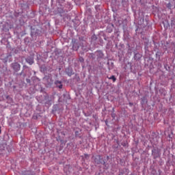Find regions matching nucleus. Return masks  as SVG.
I'll list each match as a JSON object with an SVG mask.
<instances>
[{
	"label": "nucleus",
	"mask_w": 175,
	"mask_h": 175,
	"mask_svg": "<svg viewBox=\"0 0 175 175\" xmlns=\"http://www.w3.org/2000/svg\"><path fill=\"white\" fill-rule=\"evenodd\" d=\"M12 68L14 70V72H18L20 70L21 66L20 64L15 62L12 64Z\"/></svg>",
	"instance_id": "nucleus-1"
},
{
	"label": "nucleus",
	"mask_w": 175,
	"mask_h": 175,
	"mask_svg": "<svg viewBox=\"0 0 175 175\" xmlns=\"http://www.w3.org/2000/svg\"><path fill=\"white\" fill-rule=\"evenodd\" d=\"M85 158H87V157H88V154H85Z\"/></svg>",
	"instance_id": "nucleus-10"
},
{
	"label": "nucleus",
	"mask_w": 175,
	"mask_h": 175,
	"mask_svg": "<svg viewBox=\"0 0 175 175\" xmlns=\"http://www.w3.org/2000/svg\"><path fill=\"white\" fill-rule=\"evenodd\" d=\"M1 133V126H0V134Z\"/></svg>",
	"instance_id": "nucleus-11"
},
{
	"label": "nucleus",
	"mask_w": 175,
	"mask_h": 175,
	"mask_svg": "<svg viewBox=\"0 0 175 175\" xmlns=\"http://www.w3.org/2000/svg\"><path fill=\"white\" fill-rule=\"evenodd\" d=\"M26 62H27V64H29V65H32V64H33V58L32 57H27L26 59Z\"/></svg>",
	"instance_id": "nucleus-2"
},
{
	"label": "nucleus",
	"mask_w": 175,
	"mask_h": 175,
	"mask_svg": "<svg viewBox=\"0 0 175 175\" xmlns=\"http://www.w3.org/2000/svg\"><path fill=\"white\" fill-rule=\"evenodd\" d=\"M57 87H58V88H59L60 90L62 89V83L59 84L58 85H57Z\"/></svg>",
	"instance_id": "nucleus-5"
},
{
	"label": "nucleus",
	"mask_w": 175,
	"mask_h": 175,
	"mask_svg": "<svg viewBox=\"0 0 175 175\" xmlns=\"http://www.w3.org/2000/svg\"><path fill=\"white\" fill-rule=\"evenodd\" d=\"M92 39H96V36H93Z\"/></svg>",
	"instance_id": "nucleus-7"
},
{
	"label": "nucleus",
	"mask_w": 175,
	"mask_h": 175,
	"mask_svg": "<svg viewBox=\"0 0 175 175\" xmlns=\"http://www.w3.org/2000/svg\"><path fill=\"white\" fill-rule=\"evenodd\" d=\"M109 80H113V82H116V80H117V79L116 78V77L114 75H112L111 77L109 78Z\"/></svg>",
	"instance_id": "nucleus-3"
},
{
	"label": "nucleus",
	"mask_w": 175,
	"mask_h": 175,
	"mask_svg": "<svg viewBox=\"0 0 175 175\" xmlns=\"http://www.w3.org/2000/svg\"><path fill=\"white\" fill-rule=\"evenodd\" d=\"M133 104L132 103H129V105L132 106Z\"/></svg>",
	"instance_id": "nucleus-9"
},
{
	"label": "nucleus",
	"mask_w": 175,
	"mask_h": 175,
	"mask_svg": "<svg viewBox=\"0 0 175 175\" xmlns=\"http://www.w3.org/2000/svg\"><path fill=\"white\" fill-rule=\"evenodd\" d=\"M62 83V82L60 81H56L55 82V84L56 85H59V84H61Z\"/></svg>",
	"instance_id": "nucleus-4"
},
{
	"label": "nucleus",
	"mask_w": 175,
	"mask_h": 175,
	"mask_svg": "<svg viewBox=\"0 0 175 175\" xmlns=\"http://www.w3.org/2000/svg\"><path fill=\"white\" fill-rule=\"evenodd\" d=\"M122 146H123V147H125V146H126V143H122Z\"/></svg>",
	"instance_id": "nucleus-6"
},
{
	"label": "nucleus",
	"mask_w": 175,
	"mask_h": 175,
	"mask_svg": "<svg viewBox=\"0 0 175 175\" xmlns=\"http://www.w3.org/2000/svg\"><path fill=\"white\" fill-rule=\"evenodd\" d=\"M80 61L81 62H83V61H84V59H81Z\"/></svg>",
	"instance_id": "nucleus-8"
}]
</instances>
